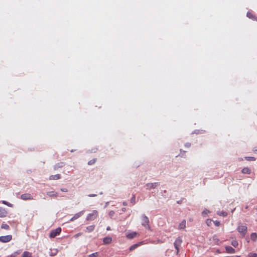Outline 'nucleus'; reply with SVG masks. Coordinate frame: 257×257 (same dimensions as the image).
<instances>
[{"label":"nucleus","mask_w":257,"mask_h":257,"mask_svg":"<svg viewBox=\"0 0 257 257\" xmlns=\"http://www.w3.org/2000/svg\"><path fill=\"white\" fill-rule=\"evenodd\" d=\"M226 251L227 253H235V249L230 246H226L225 247Z\"/></svg>","instance_id":"obj_14"},{"label":"nucleus","mask_w":257,"mask_h":257,"mask_svg":"<svg viewBox=\"0 0 257 257\" xmlns=\"http://www.w3.org/2000/svg\"><path fill=\"white\" fill-rule=\"evenodd\" d=\"M21 198L24 200H33V197L30 193L23 194L21 196Z\"/></svg>","instance_id":"obj_7"},{"label":"nucleus","mask_w":257,"mask_h":257,"mask_svg":"<svg viewBox=\"0 0 257 257\" xmlns=\"http://www.w3.org/2000/svg\"><path fill=\"white\" fill-rule=\"evenodd\" d=\"M95 162H96V159H93L89 161H88V164L89 165H92L93 164H94Z\"/></svg>","instance_id":"obj_28"},{"label":"nucleus","mask_w":257,"mask_h":257,"mask_svg":"<svg viewBox=\"0 0 257 257\" xmlns=\"http://www.w3.org/2000/svg\"><path fill=\"white\" fill-rule=\"evenodd\" d=\"M112 237L106 236L103 239V242L104 244H109L112 242Z\"/></svg>","instance_id":"obj_11"},{"label":"nucleus","mask_w":257,"mask_h":257,"mask_svg":"<svg viewBox=\"0 0 257 257\" xmlns=\"http://www.w3.org/2000/svg\"><path fill=\"white\" fill-rule=\"evenodd\" d=\"M2 203L4 204H5L6 205H7L8 206H9V207H12L13 206V204L5 201V200H3L2 201Z\"/></svg>","instance_id":"obj_25"},{"label":"nucleus","mask_w":257,"mask_h":257,"mask_svg":"<svg viewBox=\"0 0 257 257\" xmlns=\"http://www.w3.org/2000/svg\"><path fill=\"white\" fill-rule=\"evenodd\" d=\"M245 159L247 161H255V158H254L253 157H245Z\"/></svg>","instance_id":"obj_34"},{"label":"nucleus","mask_w":257,"mask_h":257,"mask_svg":"<svg viewBox=\"0 0 257 257\" xmlns=\"http://www.w3.org/2000/svg\"><path fill=\"white\" fill-rule=\"evenodd\" d=\"M138 235V233L135 231H132L130 232H128L126 234V237L130 239H133L136 237H137Z\"/></svg>","instance_id":"obj_8"},{"label":"nucleus","mask_w":257,"mask_h":257,"mask_svg":"<svg viewBox=\"0 0 257 257\" xmlns=\"http://www.w3.org/2000/svg\"><path fill=\"white\" fill-rule=\"evenodd\" d=\"M64 166V163L63 162H59L57 163L54 166V169L56 170L59 168H62Z\"/></svg>","instance_id":"obj_15"},{"label":"nucleus","mask_w":257,"mask_h":257,"mask_svg":"<svg viewBox=\"0 0 257 257\" xmlns=\"http://www.w3.org/2000/svg\"><path fill=\"white\" fill-rule=\"evenodd\" d=\"M131 203H132L133 205H134L136 203L135 195H133L132 198L131 199Z\"/></svg>","instance_id":"obj_27"},{"label":"nucleus","mask_w":257,"mask_h":257,"mask_svg":"<svg viewBox=\"0 0 257 257\" xmlns=\"http://www.w3.org/2000/svg\"><path fill=\"white\" fill-rule=\"evenodd\" d=\"M98 216V212L97 210H93L92 212L88 214L86 219L87 220H94Z\"/></svg>","instance_id":"obj_3"},{"label":"nucleus","mask_w":257,"mask_h":257,"mask_svg":"<svg viewBox=\"0 0 257 257\" xmlns=\"http://www.w3.org/2000/svg\"><path fill=\"white\" fill-rule=\"evenodd\" d=\"M241 172L243 174H249L251 173V171L248 168L245 167L242 169Z\"/></svg>","instance_id":"obj_19"},{"label":"nucleus","mask_w":257,"mask_h":257,"mask_svg":"<svg viewBox=\"0 0 257 257\" xmlns=\"http://www.w3.org/2000/svg\"><path fill=\"white\" fill-rule=\"evenodd\" d=\"M158 185L159 183L157 182L153 183H148L146 184L147 189L150 190L151 189L155 188Z\"/></svg>","instance_id":"obj_10"},{"label":"nucleus","mask_w":257,"mask_h":257,"mask_svg":"<svg viewBox=\"0 0 257 257\" xmlns=\"http://www.w3.org/2000/svg\"><path fill=\"white\" fill-rule=\"evenodd\" d=\"M185 227H186V220H183L179 224L178 229H184Z\"/></svg>","instance_id":"obj_16"},{"label":"nucleus","mask_w":257,"mask_h":257,"mask_svg":"<svg viewBox=\"0 0 257 257\" xmlns=\"http://www.w3.org/2000/svg\"><path fill=\"white\" fill-rule=\"evenodd\" d=\"M246 16L249 19H251L254 20L256 19V18L250 12H247V14H246Z\"/></svg>","instance_id":"obj_21"},{"label":"nucleus","mask_w":257,"mask_h":257,"mask_svg":"<svg viewBox=\"0 0 257 257\" xmlns=\"http://www.w3.org/2000/svg\"><path fill=\"white\" fill-rule=\"evenodd\" d=\"M60 178H61L60 175L58 174H56V175H51L49 177V179L51 180H58Z\"/></svg>","instance_id":"obj_17"},{"label":"nucleus","mask_w":257,"mask_h":257,"mask_svg":"<svg viewBox=\"0 0 257 257\" xmlns=\"http://www.w3.org/2000/svg\"><path fill=\"white\" fill-rule=\"evenodd\" d=\"M182 242V239L180 237H179L175 240V241L174 243V245L175 249H176L177 253L179 252V247L180 246Z\"/></svg>","instance_id":"obj_5"},{"label":"nucleus","mask_w":257,"mask_h":257,"mask_svg":"<svg viewBox=\"0 0 257 257\" xmlns=\"http://www.w3.org/2000/svg\"><path fill=\"white\" fill-rule=\"evenodd\" d=\"M61 191H62V192H67L68 191V190L66 188H61L60 189Z\"/></svg>","instance_id":"obj_40"},{"label":"nucleus","mask_w":257,"mask_h":257,"mask_svg":"<svg viewBox=\"0 0 257 257\" xmlns=\"http://www.w3.org/2000/svg\"><path fill=\"white\" fill-rule=\"evenodd\" d=\"M126 208H125V207H123V208H121V210H122V212H125L126 211Z\"/></svg>","instance_id":"obj_43"},{"label":"nucleus","mask_w":257,"mask_h":257,"mask_svg":"<svg viewBox=\"0 0 257 257\" xmlns=\"http://www.w3.org/2000/svg\"><path fill=\"white\" fill-rule=\"evenodd\" d=\"M84 213V211H80L77 213H76L75 214H74V215L70 219V221H74V220L75 219H78V218H79L80 216H81Z\"/></svg>","instance_id":"obj_9"},{"label":"nucleus","mask_w":257,"mask_h":257,"mask_svg":"<svg viewBox=\"0 0 257 257\" xmlns=\"http://www.w3.org/2000/svg\"><path fill=\"white\" fill-rule=\"evenodd\" d=\"M1 228L6 230H8L10 228V227L8 224L3 223L1 225Z\"/></svg>","instance_id":"obj_24"},{"label":"nucleus","mask_w":257,"mask_h":257,"mask_svg":"<svg viewBox=\"0 0 257 257\" xmlns=\"http://www.w3.org/2000/svg\"><path fill=\"white\" fill-rule=\"evenodd\" d=\"M95 228V225H91L90 226H88L86 227V231L91 232L94 230Z\"/></svg>","instance_id":"obj_20"},{"label":"nucleus","mask_w":257,"mask_h":257,"mask_svg":"<svg viewBox=\"0 0 257 257\" xmlns=\"http://www.w3.org/2000/svg\"><path fill=\"white\" fill-rule=\"evenodd\" d=\"M248 257H256L257 254L254 252H250L248 255Z\"/></svg>","instance_id":"obj_31"},{"label":"nucleus","mask_w":257,"mask_h":257,"mask_svg":"<svg viewBox=\"0 0 257 257\" xmlns=\"http://www.w3.org/2000/svg\"><path fill=\"white\" fill-rule=\"evenodd\" d=\"M185 146L187 148H189L191 146V144L190 143H186L185 144Z\"/></svg>","instance_id":"obj_39"},{"label":"nucleus","mask_w":257,"mask_h":257,"mask_svg":"<svg viewBox=\"0 0 257 257\" xmlns=\"http://www.w3.org/2000/svg\"><path fill=\"white\" fill-rule=\"evenodd\" d=\"M238 232L242 237H244L247 230V227L245 225L239 224L237 228Z\"/></svg>","instance_id":"obj_2"},{"label":"nucleus","mask_w":257,"mask_h":257,"mask_svg":"<svg viewBox=\"0 0 257 257\" xmlns=\"http://www.w3.org/2000/svg\"><path fill=\"white\" fill-rule=\"evenodd\" d=\"M12 239V235H7L5 236H0V241L2 242L6 243L11 241Z\"/></svg>","instance_id":"obj_6"},{"label":"nucleus","mask_w":257,"mask_h":257,"mask_svg":"<svg viewBox=\"0 0 257 257\" xmlns=\"http://www.w3.org/2000/svg\"><path fill=\"white\" fill-rule=\"evenodd\" d=\"M106 230H110V227L109 226H107V227H106Z\"/></svg>","instance_id":"obj_45"},{"label":"nucleus","mask_w":257,"mask_h":257,"mask_svg":"<svg viewBox=\"0 0 257 257\" xmlns=\"http://www.w3.org/2000/svg\"><path fill=\"white\" fill-rule=\"evenodd\" d=\"M89 197H95L97 196L95 194H90L88 195Z\"/></svg>","instance_id":"obj_42"},{"label":"nucleus","mask_w":257,"mask_h":257,"mask_svg":"<svg viewBox=\"0 0 257 257\" xmlns=\"http://www.w3.org/2000/svg\"><path fill=\"white\" fill-rule=\"evenodd\" d=\"M142 225L144 226L146 229L151 230V226L149 224V218L145 214L142 216Z\"/></svg>","instance_id":"obj_1"},{"label":"nucleus","mask_w":257,"mask_h":257,"mask_svg":"<svg viewBox=\"0 0 257 257\" xmlns=\"http://www.w3.org/2000/svg\"><path fill=\"white\" fill-rule=\"evenodd\" d=\"M251 239L254 241H256L257 239V234L256 233H252L250 235Z\"/></svg>","instance_id":"obj_23"},{"label":"nucleus","mask_w":257,"mask_h":257,"mask_svg":"<svg viewBox=\"0 0 257 257\" xmlns=\"http://www.w3.org/2000/svg\"><path fill=\"white\" fill-rule=\"evenodd\" d=\"M209 212V210H208L207 209H205L204 210H203L202 212V214L203 216H205L207 213Z\"/></svg>","instance_id":"obj_32"},{"label":"nucleus","mask_w":257,"mask_h":257,"mask_svg":"<svg viewBox=\"0 0 257 257\" xmlns=\"http://www.w3.org/2000/svg\"><path fill=\"white\" fill-rule=\"evenodd\" d=\"M122 204L124 206L127 205V202L125 201L123 202Z\"/></svg>","instance_id":"obj_44"},{"label":"nucleus","mask_w":257,"mask_h":257,"mask_svg":"<svg viewBox=\"0 0 257 257\" xmlns=\"http://www.w3.org/2000/svg\"><path fill=\"white\" fill-rule=\"evenodd\" d=\"M252 151H253V152H254V153H257V146L255 147L253 149Z\"/></svg>","instance_id":"obj_41"},{"label":"nucleus","mask_w":257,"mask_h":257,"mask_svg":"<svg viewBox=\"0 0 257 257\" xmlns=\"http://www.w3.org/2000/svg\"><path fill=\"white\" fill-rule=\"evenodd\" d=\"M212 221V220L208 219L206 220V223L208 225H209V224L211 223Z\"/></svg>","instance_id":"obj_38"},{"label":"nucleus","mask_w":257,"mask_h":257,"mask_svg":"<svg viewBox=\"0 0 257 257\" xmlns=\"http://www.w3.org/2000/svg\"><path fill=\"white\" fill-rule=\"evenodd\" d=\"M47 195L50 197H57L58 196V194L57 192L55 191H50L47 193Z\"/></svg>","instance_id":"obj_18"},{"label":"nucleus","mask_w":257,"mask_h":257,"mask_svg":"<svg viewBox=\"0 0 257 257\" xmlns=\"http://www.w3.org/2000/svg\"><path fill=\"white\" fill-rule=\"evenodd\" d=\"M144 243L143 241H141V242H139L136 244H134L133 245H132V246H130L129 249L130 251H132L134 249H135L136 248H137L138 247H139V246H140L141 245L143 244Z\"/></svg>","instance_id":"obj_12"},{"label":"nucleus","mask_w":257,"mask_h":257,"mask_svg":"<svg viewBox=\"0 0 257 257\" xmlns=\"http://www.w3.org/2000/svg\"><path fill=\"white\" fill-rule=\"evenodd\" d=\"M81 235H82V233L79 232V233H78L76 234L75 235H74V237L75 238H77L79 236H81Z\"/></svg>","instance_id":"obj_37"},{"label":"nucleus","mask_w":257,"mask_h":257,"mask_svg":"<svg viewBox=\"0 0 257 257\" xmlns=\"http://www.w3.org/2000/svg\"><path fill=\"white\" fill-rule=\"evenodd\" d=\"M218 214L220 216H227V213L226 212L221 211L218 213Z\"/></svg>","instance_id":"obj_29"},{"label":"nucleus","mask_w":257,"mask_h":257,"mask_svg":"<svg viewBox=\"0 0 257 257\" xmlns=\"http://www.w3.org/2000/svg\"><path fill=\"white\" fill-rule=\"evenodd\" d=\"M114 211L111 210L109 212V215L110 217H112L114 215Z\"/></svg>","instance_id":"obj_35"},{"label":"nucleus","mask_w":257,"mask_h":257,"mask_svg":"<svg viewBox=\"0 0 257 257\" xmlns=\"http://www.w3.org/2000/svg\"><path fill=\"white\" fill-rule=\"evenodd\" d=\"M61 232V228L60 227H58L55 229H53L51 230V232L49 234V237L50 238H54L58 235H59Z\"/></svg>","instance_id":"obj_4"},{"label":"nucleus","mask_w":257,"mask_h":257,"mask_svg":"<svg viewBox=\"0 0 257 257\" xmlns=\"http://www.w3.org/2000/svg\"><path fill=\"white\" fill-rule=\"evenodd\" d=\"M22 257H32V253L29 251H25L23 252Z\"/></svg>","instance_id":"obj_22"},{"label":"nucleus","mask_w":257,"mask_h":257,"mask_svg":"<svg viewBox=\"0 0 257 257\" xmlns=\"http://www.w3.org/2000/svg\"><path fill=\"white\" fill-rule=\"evenodd\" d=\"M20 253V251H17L16 252H15L14 253L12 254L11 255H10V257H16V256L19 254Z\"/></svg>","instance_id":"obj_33"},{"label":"nucleus","mask_w":257,"mask_h":257,"mask_svg":"<svg viewBox=\"0 0 257 257\" xmlns=\"http://www.w3.org/2000/svg\"><path fill=\"white\" fill-rule=\"evenodd\" d=\"M7 214V211L2 207H0V217H5Z\"/></svg>","instance_id":"obj_13"},{"label":"nucleus","mask_w":257,"mask_h":257,"mask_svg":"<svg viewBox=\"0 0 257 257\" xmlns=\"http://www.w3.org/2000/svg\"><path fill=\"white\" fill-rule=\"evenodd\" d=\"M214 224L215 226H219L220 224V223L219 221L216 220L214 221Z\"/></svg>","instance_id":"obj_36"},{"label":"nucleus","mask_w":257,"mask_h":257,"mask_svg":"<svg viewBox=\"0 0 257 257\" xmlns=\"http://www.w3.org/2000/svg\"><path fill=\"white\" fill-rule=\"evenodd\" d=\"M231 245L236 247L238 245V242L236 240H232L231 242Z\"/></svg>","instance_id":"obj_26"},{"label":"nucleus","mask_w":257,"mask_h":257,"mask_svg":"<svg viewBox=\"0 0 257 257\" xmlns=\"http://www.w3.org/2000/svg\"><path fill=\"white\" fill-rule=\"evenodd\" d=\"M98 256V252H94L88 255V257H97Z\"/></svg>","instance_id":"obj_30"}]
</instances>
